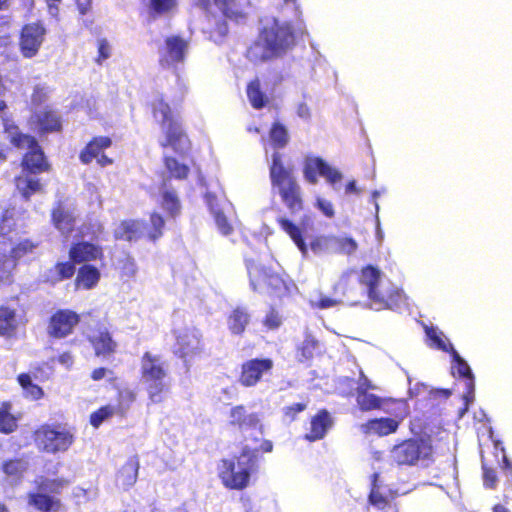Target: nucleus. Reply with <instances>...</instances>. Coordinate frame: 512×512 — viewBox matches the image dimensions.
Masks as SVG:
<instances>
[{"label": "nucleus", "mask_w": 512, "mask_h": 512, "mask_svg": "<svg viewBox=\"0 0 512 512\" xmlns=\"http://www.w3.org/2000/svg\"><path fill=\"white\" fill-rule=\"evenodd\" d=\"M159 205L169 218L175 219L181 214V201L173 189L165 188L161 191Z\"/></svg>", "instance_id": "obj_39"}, {"label": "nucleus", "mask_w": 512, "mask_h": 512, "mask_svg": "<svg viewBox=\"0 0 512 512\" xmlns=\"http://www.w3.org/2000/svg\"><path fill=\"white\" fill-rule=\"evenodd\" d=\"M37 450L46 454L67 452L75 441L74 428L62 423H44L32 432Z\"/></svg>", "instance_id": "obj_6"}, {"label": "nucleus", "mask_w": 512, "mask_h": 512, "mask_svg": "<svg viewBox=\"0 0 512 512\" xmlns=\"http://www.w3.org/2000/svg\"><path fill=\"white\" fill-rule=\"evenodd\" d=\"M38 246L39 243L32 239L20 240L10 248L9 256L12 260L18 261L23 257L32 254Z\"/></svg>", "instance_id": "obj_47"}, {"label": "nucleus", "mask_w": 512, "mask_h": 512, "mask_svg": "<svg viewBox=\"0 0 512 512\" xmlns=\"http://www.w3.org/2000/svg\"><path fill=\"white\" fill-rule=\"evenodd\" d=\"M30 123L40 136L60 133L63 130L61 115L50 107L34 112L30 117Z\"/></svg>", "instance_id": "obj_20"}, {"label": "nucleus", "mask_w": 512, "mask_h": 512, "mask_svg": "<svg viewBox=\"0 0 512 512\" xmlns=\"http://www.w3.org/2000/svg\"><path fill=\"white\" fill-rule=\"evenodd\" d=\"M303 176L312 185L317 184L318 176L324 177L331 185L341 181L343 177L340 171L330 166L329 163L318 156H308L305 158Z\"/></svg>", "instance_id": "obj_15"}, {"label": "nucleus", "mask_w": 512, "mask_h": 512, "mask_svg": "<svg viewBox=\"0 0 512 512\" xmlns=\"http://www.w3.org/2000/svg\"><path fill=\"white\" fill-rule=\"evenodd\" d=\"M188 42L179 35L168 36L160 51L159 63L162 67H171L185 60Z\"/></svg>", "instance_id": "obj_19"}, {"label": "nucleus", "mask_w": 512, "mask_h": 512, "mask_svg": "<svg viewBox=\"0 0 512 512\" xmlns=\"http://www.w3.org/2000/svg\"><path fill=\"white\" fill-rule=\"evenodd\" d=\"M308 401L293 403L291 405L285 406L282 409V415L284 420L288 422H293L298 418V415L304 412L307 409Z\"/></svg>", "instance_id": "obj_53"}, {"label": "nucleus", "mask_w": 512, "mask_h": 512, "mask_svg": "<svg viewBox=\"0 0 512 512\" xmlns=\"http://www.w3.org/2000/svg\"><path fill=\"white\" fill-rule=\"evenodd\" d=\"M426 334L431 341L436 345V347L442 351L448 352V346L446 342L443 340L441 335L432 327L426 329Z\"/></svg>", "instance_id": "obj_61"}, {"label": "nucleus", "mask_w": 512, "mask_h": 512, "mask_svg": "<svg viewBox=\"0 0 512 512\" xmlns=\"http://www.w3.org/2000/svg\"><path fill=\"white\" fill-rule=\"evenodd\" d=\"M4 121V134L11 147L17 150L27 149L20 161L22 173L38 175L50 172L51 164L36 137L23 132L16 121Z\"/></svg>", "instance_id": "obj_4"}, {"label": "nucleus", "mask_w": 512, "mask_h": 512, "mask_svg": "<svg viewBox=\"0 0 512 512\" xmlns=\"http://www.w3.org/2000/svg\"><path fill=\"white\" fill-rule=\"evenodd\" d=\"M289 140L285 125L279 121L273 122L269 130V142L275 150L269 164L271 191L280 198L291 214H297L305 207L304 192L294 167L286 165L278 151L285 148Z\"/></svg>", "instance_id": "obj_1"}, {"label": "nucleus", "mask_w": 512, "mask_h": 512, "mask_svg": "<svg viewBox=\"0 0 512 512\" xmlns=\"http://www.w3.org/2000/svg\"><path fill=\"white\" fill-rule=\"evenodd\" d=\"M262 324L268 331H275L282 326L283 319L280 313L271 307L262 319Z\"/></svg>", "instance_id": "obj_52"}, {"label": "nucleus", "mask_w": 512, "mask_h": 512, "mask_svg": "<svg viewBox=\"0 0 512 512\" xmlns=\"http://www.w3.org/2000/svg\"><path fill=\"white\" fill-rule=\"evenodd\" d=\"M139 467L138 457H130L117 472V482L126 489L132 487L137 481Z\"/></svg>", "instance_id": "obj_36"}, {"label": "nucleus", "mask_w": 512, "mask_h": 512, "mask_svg": "<svg viewBox=\"0 0 512 512\" xmlns=\"http://www.w3.org/2000/svg\"><path fill=\"white\" fill-rule=\"evenodd\" d=\"M114 414H117L114 406L110 404L103 405L90 414L89 423L93 428L97 429L104 421L112 418Z\"/></svg>", "instance_id": "obj_49"}, {"label": "nucleus", "mask_w": 512, "mask_h": 512, "mask_svg": "<svg viewBox=\"0 0 512 512\" xmlns=\"http://www.w3.org/2000/svg\"><path fill=\"white\" fill-rule=\"evenodd\" d=\"M47 99V93L45 90L39 86H36L33 90V93L31 95V101L34 105H41L43 104Z\"/></svg>", "instance_id": "obj_64"}, {"label": "nucleus", "mask_w": 512, "mask_h": 512, "mask_svg": "<svg viewBox=\"0 0 512 512\" xmlns=\"http://www.w3.org/2000/svg\"><path fill=\"white\" fill-rule=\"evenodd\" d=\"M333 244L337 246L339 252L352 254L357 250V243L351 237L333 236Z\"/></svg>", "instance_id": "obj_54"}, {"label": "nucleus", "mask_w": 512, "mask_h": 512, "mask_svg": "<svg viewBox=\"0 0 512 512\" xmlns=\"http://www.w3.org/2000/svg\"><path fill=\"white\" fill-rule=\"evenodd\" d=\"M315 206L328 218H332L335 215L333 204L330 201L318 198Z\"/></svg>", "instance_id": "obj_62"}, {"label": "nucleus", "mask_w": 512, "mask_h": 512, "mask_svg": "<svg viewBox=\"0 0 512 512\" xmlns=\"http://www.w3.org/2000/svg\"><path fill=\"white\" fill-rule=\"evenodd\" d=\"M113 237L127 242L137 241L142 237L141 222L136 219L122 220L113 231Z\"/></svg>", "instance_id": "obj_34"}, {"label": "nucleus", "mask_w": 512, "mask_h": 512, "mask_svg": "<svg viewBox=\"0 0 512 512\" xmlns=\"http://www.w3.org/2000/svg\"><path fill=\"white\" fill-rule=\"evenodd\" d=\"M334 424L333 418L327 409H320L310 418L309 431L303 439L312 443L322 440Z\"/></svg>", "instance_id": "obj_26"}, {"label": "nucleus", "mask_w": 512, "mask_h": 512, "mask_svg": "<svg viewBox=\"0 0 512 512\" xmlns=\"http://www.w3.org/2000/svg\"><path fill=\"white\" fill-rule=\"evenodd\" d=\"M143 5L149 18L155 20L174 13L178 0H143Z\"/></svg>", "instance_id": "obj_35"}, {"label": "nucleus", "mask_w": 512, "mask_h": 512, "mask_svg": "<svg viewBox=\"0 0 512 512\" xmlns=\"http://www.w3.org/2000/svg\"><path fill=\"white\" fill-rule=\"evenodd\" d=\"M76 273V264L72 260L59 261L48 269L44 276V282L56 285L65 280L71 279Z\"/></svg>", "instance_id": "obj_29"}, {"label": "nucleus", "mask_w": 512, "mask_h": 512, "mask_svg": "<svg viewBox=\"0 0 512 512\" xmlns=\"http://www.w3.org/2000/svg\"><path fill=\"white\" fill-rule=\"evenodd\" d=\"M120 270L123 276L132 277L136 274L137 267L134 258L127 254L119 261Z\"/></svg>", "instance_id": "obj_59"}, {"label": "nucleus", "mask_w": 512, "mask_h": 512, "mask_svg": "<svg viewBox=\"0 0 512 512\" xmlns=\"http://www.w3.org/2000/svg\"><path fill=\"white\" fill-rule=\"evenodd\" d=\"M296 45L292 26L273 20L264 26L257 39L247 48L245 56L253 64L264 63L286 55Z\"/></svg>", "instance_id": "obj_2"}, {"label": "nucleus", "mask_w": 512, "mask_h": 512, "mask_svg": "<svg viewBox=\"0 0 512 512\" xmlns=\"http://www.w3.org/2000/svg\"><path fill=\"white\" fill-rule=\"evenodd\" d=\"M136 401V393L129 388L120 389L117 392V406L115 410L121 417L126 416L127 411Z\"/></svg>", "instance_id": "obj_48"}, {"label": "nucleus", "mask_w": 512, "mask_h": 512, "mask_svg": "<svg viewBox=\"0 0 512 512\" xmlns=\"http://www.w3.org/2000/svg\"><path fill=\"white\" fill-rule=\"evenodd\" d=\"M81 315L70 308L56 309L48 318L46 332L51 339H65L74 334Z\"/></svg>", "instance_id": "obj_13"}, {"label": "nucleus", "mask_w": 512, "mask_h": 512, "mask_svg": "<svg viewBox=\"0 0 512 512\" xmlns=\"http://www.w3.org/2000/svg\"><path fill=\"white\" fill-rule=\"evenodd\" d=\"M18 325L17 309L7 304L0 305V336H15Z\"/></svg>", "instance_id": "obj_33"}, {"label": "nucleus", "mask_w": 512, "mask_h": 512, "mask_svg": "<svg viewBox=\"0 0 512 512\" xmlns=\"http://www.w3.org/2000/svg\"><path fill=\"white\" fill-rule=\"evenodd\" d=\"M215 223L223 235H230L233 232V226L230 224L222 211H213Z\"/></svg>", "instance_id": "obj_58"}, {"label": "nucleus", "mask_w": 512, "mask_h": 512, "mask_svg": "<svg viewBox=\"0 0 512 512\" xmlns=\"http://www.w3.org/2000/svg\"><path fill=\"white\" fill-rule=\"evenodd\" d=\"M101 279L100 270L91 264L81 265L76 272L74 279L75 290H92Z\"/></svg>", "instance_id": "obj_28"}, {"label": "nucleus", "mask_w": 512, "mask_h": 512, "mask_svg": "<svg viewBox=\"0 0 512 512\" xmlns=\"http://www.w3.org/2000/svg\"><path fill=\"white\" fill-rule=\"evenodd\" d=\"M405 415L400 417L372 418L361 424V431L366 435L378 437L388 436L397 432Z\"/></svg>", "instance_id": "obj_25"}, {"label": "nucleus", "mask_w": 512, "mask_h": 512, "mask_svg": "<svg viewBox=\"0 0 512 512\" xmlns=\"http://www.w3.org/2000/svg\"><path fill=\"white\" fill-rule=\"evenodd\" d=\"M10 407L9 402L2 403L0 407V432L3 434H11L18 427L17 418L9 412Z\"/></svg>", "instance_id": "obj_46"}, {"label": "nucleus", "mask_w": 512, "mask_h": 512, "mask_svg": "<svg viewBox=\"0 0 512 512\" xmlns=\"http://www.w3.org/2000/svg\"><path fill=\"white\" fill-rule=\"evenodd\" d=\"M163 165L167 171L169 179L186 180L190 174L188 165L181 163L176 157L164 155L162 158Z\"/></svg>", "instance_id": "obj_42"}, {"label": "nucleus", "mask_w": 512, "mask_h": 512, "mask_svg": "<svg viewBox=\"0 0 512 512\" xmlns=\"http://www.w3.org/2000/svg\"><path fill=\"white\" fill-rule=\"evenodd\" d=\"M246 94L254 109H262L268 103V98L261 90V82L258 77L251 80L246 88Z\"/></svg>", "instance_id": "obj_43"}, {"label": "nucleus", "mask_w": 512, "mask_h": 512, "mask_svg": "<svg viewBox=\"0 0 512 512\" xmlns=\"http://www.w3.org/2000/svg\"><path fill=\"white\" fill-rule=\"evenodd\" d=\"M165 228L164 217L156 211L149 214L148 222L141 223L142 236L152 243H156L163 237Z\"/></svg>", "instance_id": "obj_31"}, {"label": "nucleus", "mask_w": 512, "mask_h": 512, "mask_svg": "<svg viewBox=\"0 0 512 512\" xmlns=\"http://www.w3.org/2000/svg\"><path fill=\"white\" fill-rule=\"evenodd\" d=\"M51 220L54 227L62 234L68 235L74 231L76 218L62 203H57L52 209Z\"/></svg>", "instance_id": "obj_32"}, {"label": "nucleus", "mask_w": 512, "mask_h": 512, "mask_svg": "<svg viewBox=\"0 0 512 512\" xmlns=\"http://www.w3.org/2000/svg\"><path fill=\"white\" fill-rule=\"evenodd\" d=\"M359 282L367 287L368 298L376 309H395L399 307L402 301V293L397 289L379 290L380 271L376 267L372 265L363 267Z\"/></svg>", "instance_id": "obj_11"}, {"label": "nucleus", "mask_w": 512, "mask_h": 512, "mask_svg": "<svg viewBox=\"0 0 512 512\" xmlns=\"http://www.w3.org/2000/svg\"><path fill=\"white\" fill-rule=\"evenodd\" d=\"M17 382L22 388L25 398L36 401L44 397L43 389L39 385L33 383L32 378L28 373H20L17 376Z\"/></svg>", "instance_id": "obj_45"}, {"label": "nucleus", "mask_w": 512, "mask_h": 512, "mask_svg": "<svg viewBox=\"0 0 512 512\" xmlns=\"http://www.w3.org/2000/svg\"><path fill=\"white\" fill-rule=\"evenodd\" d=\"M229 32L228 24L226 20H216L214 21L213 27H211L209 33L210 37L215 41H221L223 38L227 36Z\"/></svg>", "instance_id": "obj_56"}, {"label": "nucleus", "mask_w": 512, "mask_h": 512, "mask_svg": "<svg viewBox=\"0 0 512 512\" xmlns=\"http://www.w3.org/2000/svg\"><path fill=\"white\" fill-rule=\"evenodd\" d=\"M68 256L75 264L83 265L92 261L103 260L104 251L100 245L82 240L71 244Z\"/></svg>", "instance_id": "obj_23"}, {"label": "nucleus", "mask_w": 512, "mask_h": 512, "mask_svg": "<svg viewBox=\"0 0 512 512\" xmlns=\"http://www.w3.org/2000/svg\"><path fill=\"white\" fill-rule=\"evenodd\" d=\"M249 282L252 290L266 293L272 298L281 299L289 294V287L283 277L273 270L253 259L245 261Z\"/></svg>", "instance_id": "obj_8"}, {"label": "nucleus", "mask_w": 512, "mask_h": 512, "mask_svg": "<svg viewBox=\"0 0 512 512\" xmlns=\"http://www.w3.org/2000/svg\"><path fill=\"white\" fill-rule=\"evenodd\" d=\"M251 315L246 307L237 306L227 317V327L232 335L242 336L250 325Z\"/></svg>", "instance_id": "obj_30"}, {"label": "nucleus", "mask_w": 512, "mask_h": 512, "mask_svg": "<svg viewBox=\"0 0 512 512\" xmlns=\"http://www.w3.org/2000/svg\"><path fill=\"white\" fill-rule=\"evenodd\" d=\"M201 349V335L197 331L185 329L177 333L173 349V353L177 357L186 361L188 358L197 355Z\"/></svg>", "instance_id": "obj_21"}, {"label": "nucleus", "mask_w": 512, "mask_h": 512, "mask_svg": "<svg viewBox=\"0 0 512 512\" xmlns=\"http://www.w3.org/2000/svg\"><path fill=\"white\" fill-rule=\"evenodd\" d=\"M333 244V236H316L310 242V248L315 254L326 251Z\"/></svg>", "instance_id": "obj_57"}, {"label": "nucleus", "mask_w": 512, "mask_h": 512, "mask_svg": "<svg viewBox=\"0 0 512 512\" xmlns=\"http://www.w3.org/2000/svg\"><path fill=\"white\" fill-rule=\"evenodd\" d=\"M433 454L430 436H418L402 440L390 451V458L397 466H413L421 460L431 458Z\"/></svg>", "instance_id": "obj_10"}, {"label": "nucleus", "mask_w": 512, "mask_h": 512, "mask_svg": "<svg viewBox=\"0 0 512 512\" xmlns=\"http://www.w3.org/2000/svg\"><path fill=\"white\" fill-rule=\"evenodd\" d=\"M378 477H379V475L377 473H374L372 475V478H373L372 479V488L368 495V501L372 506H374L380 510H384L385 508H387L389 506L390 501L385 495H383L378 490V487H377Z\"/></svg>", "instance_id": "obj_50"}, {"label": "nucleus", "mask_w": 512, "mask_h": 512, "mask_svg": "<svg viewBox=\"0 0 512 512\" xmlns=\"http://www.w3.org/2000/svg\"><path fill=\"white\" fill-rule=\"evenodd\" d=\"M33 174H22L14 178V183L21 196L25 200L42 189L39 179L32 177Z\"/></svg>", "instance_id": "obj_41"}, {"label": "nucleus", "mask_w": 512, "mask_h": 512, "mask_svg": "<svg viewBox=\"0 0 512 512\" xmlns=\"http://www.w3.org/2000/svg\"><path fill=\"white\" fill-rule=\"evenodd\" d=\"M18 211L15 206L9 204L4 207L0 214V244L4 246L13 245L17 238Z\"/></svg>", "instance_id": "obj_24"}, {"label": "nucleus", "mask_w": 512, "mask_h": 512, "mask_svg": "<svg viewBox=\"0 0 512 512\" xmlns=\"http://www.w3.org/2000/svg\"><path fill=\"white\" fill-rule=\"evenodd\" d=\"M273 368L274 361L268 357L245 360L240 365L238 382L245 388L255 387L265 376L272 374Z\"/></svg>", "instance_id": "obj_14"}, {"label": "nucleus", "mask_w": 512, "mask_h": 512, "mask_svg": "<svg viewBox=\"0 0 512 512\" xmlns=\"http://www.w3.org/2000/svg\"><path fill=\"white\" fill-rule=\"evenodd\" d=\"M258 468V449L245 446L234 458L221 459L217 474L226 489L242 491L250 485L251 476Z\"/></svg>", "instance_id": "obj_5"}, {"label": "nucleus", "mask_w": 512, "mask_h": 512, "mask_svg": "<svg viewBox=\"0 0 512 512\" xmlns=\"http://www.w3.org/2000/svg\"><path fill=\"white\" fill-rule=\"evenodd\" d=\"M150 109L163 136L159 142L160 147L164 149L170 148L180 157L189 154L192 149V141L181 119L174 114L170 104L164 97L161 96L151 102Z\"/></svg>", "instance_id": "obj_3"}, {"label": "nucleus", "mask_w": 512, "mask_h": 512, "mask_svg": "<svg viewBox=\"0 0 512 512\" xmlns=\"http://www.w3.org/2000/svg\"><path fill=\"white\" fill-rule=\"evenodd\" d=\"M86 339L92 347L94 355L98 358H110L118 351L117 341L105 326H99L92 333L88 334Z\"/></svg>", "instance_id": "obj_18"}, {"label": "nucleus", "mask_w": 512, "mask_h": 512, "mask_svg": "<svg viewBox=\"0 0 512 512\" xmlns=\"http://www.w3.org/2000/svg\"><path fill=\"white\" fill-rule=\"evenodd\" d=\"M140 374L148 384L146 390L150 402L161 403L164 400V394L168 391L165 383L168 372L161 357L149 351L144 352L141 357Z\"/></svg>", "instance_id": "obj_9"}, {"label": "nucleus", "mask_w": 512, "mask_h": 512, "mask_svg": "<svg viewBox=\"0 0 512 512\" xmlns=\"http://www.w3.org/2000/svg\"><path fill=\"white\" fill-rule=\"evenodd\" d=\"M47 36V28L42 20L25 23L19 30L18 47L23 58L36 57Z\"/></svg>", "instance_id": "obj_12"}, {"label": "nucleus", "mask_w": 512, "mask_h": 512, "mask_svg": "<svg viewBox=\"0 0 512 512\" xmlns=\"http://www.w3.org/2000/svg\"><path fill=\"white\" fill-rule=\"evenodd\" d=\"M1 471L14 483H20L28 470V462L20 458L6 459L1 464Z\"/></svg>", "instance_id": "obj_38"}, {"label": "nucleus", "mask_w": 512, "mask_h": 512, "mask_svg": "<svg viewBox=\"0 0 512 512\" xmlns=\"http://www.w3.org/2000/svg\"><path fill=\"white\" fill-rule=\"evenodd\" d=\"M110 57V46L106 39H100L98 41V57L96 61L102 63L104 60Z\"/></svg>", "instance_id": "obj_63"}, {"label": "nucleus", "mask_w": 512, "mask_h": 512, "mask_svg": "<svg viewBox=\"0 0 512 512\" xmlns=\"http://www.w3.org/2000/svg\"><path fill=\"white\" fill-rule=\"evenodd\" d=\"M319 348V341L311 334H307L302 343L296 347L297 361L300 363L311 361L316 355L320 354Z\"/></svg>", "instance_id": "obj_40"}, {"label": "nucleus", "mask_w": 512, "mask_h": 512, "mask_svg": "<svg viewBox=\"0 0 512 512\" xmlns=\"http://www.w3.org/2000/svg\"><path fill=\"white\" fill-rule=\"evenodd\" d=\"M280 228L290 237L296 247L305 256L308 253V245L303 237L302 229L286 217L277 218Z\"/></svg>", "instance_id": "obj_37"}, {"label": "nucleus", "mask_w": 512, "mask_h": 512, "mask_svg": "<svg viewBox=\"0 0 512 512\" xmlns=\"http://www.w3.org/2000/svg\"><path fill=\"white\" fill-rule=\"evenodd\" d=\"M356 403L359 409L363 412L380 410L383 408L384 399L369 391L361 390L355 394Z\"/></svg>", "instance_id": "obj_44"}, {"label": "nucleus", "mask_w": 512, "mask_h": 512, "mask_svg": "<svg viewBox=\"0 0 512 512\" xmlns=\"http://www.w3.org/2000/svg\"><path fill=\"white\" fill-rule=\"evenodd\" d=\"M229 425L241 432L254 429L259 430L260 433H263L264 430L259 413H249L246 406L243 404L236 405L230 409Z\"/></svg>", "instance_id": "obj_22"}, {"label": "nucleus", "mask_w": 512, "mask_h": 512, "mask_svg": "<svg viewBox=\"0 0 512 512\" xmlns=\"http://www.w3.org/2000/svg\"><path fill=\"white\" fill-rule=\"evenodd\" d=\"M452 357L454 361L453 375L465 380V391L462 396L464 404L460 411V416H463L475 399V380L467 362L454 349H452Z\"/></svg>", "instance_id": "obj_17"}, {"label": "nucleus", "mask_w": 512, "mask_h": 512, "mask_svg": "<svg viewBox=\"0 0 512 512\" xmlns=\"http://www.w3.org/2000/svg\"><path fill=\"white\" fill-rule=\"evenodd\" d=\"M111 146L112 139L109 136H94L81 149L79 161L84 165H89L95 159L100 167L112 165L113 159L104 153Z\"/></svg>", "instance_id": "obj_16"}, {"label": "nucleus", "mask_w": 512, "mask_h": 512, "mask_svg": "<svg viewBox=\"0 0 512 512\" xmlns=\"http://www.w3.org/2000/svg\"><path fill=\"white\" fill-rule=\"evenodd\" d=\"M483 483L488 489H494L497 486V473L494 467L489 466L484 460L482 461Z\"/></svg>", "instance_id": "obj_55"}, {"label": "nucleus", "mask_w": 512, "mask_h": 512, "mask_svg": "<svg viewBox=\"0 0 512 512\" xmlns=\"http://www.w3.org/2000/svg\"><path fill=\"white\" fill-rule=\"evenodd\" d=\"M0 284H9L12 282V269L9 267L6 255L0 253Z\"/></svg>", "instance_id": "obj_60"}, {"label": "nucleus", "mask_w": 512, "mask_h": 512, "mask_svg": "<svg viewBox=\"0 0 512 512\" xmlns=\"http://www.w3.org/2000/svg\"><path fill=\"white\" fill-rule=\"evenodd\" d=\"M197 5L206 12H212V9L216 7L225 19L238 22L245 18L243 13L236 3V0H197Z\"/></svg>", "instance_id": "obj_27"}, {"label": "nucleus", "mask_w": 512, "mask_h": 512, "mask_svg": "<svg viewBox=\"0 0 512 512\" xmlns=\"http://www.w3.org/2000/svg\"><path fill=\"white\" fill-rule=\"evenodd\" d=\"M13 45L12 21L8 17H0V48Z\"/></svg>", "instance_id": "obj_51"}, {"label": "nucleus", "mask_w": 512, "mask_h": 512, "mask_svg": "<svg viewBox=\"0 0 512 512\" xmlns=\"http://www.w3.org/2000/svg\"><path fill=\"white\" fill-rule=\"evenodd\" d=\"M69 484L64 477L39 476L35 480V490L27 493L28 506L38 512H61L64 506L59 496Z\"/></svg>", "instance_id": "obj_7"}]
</instances>
